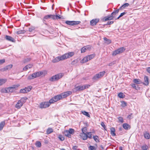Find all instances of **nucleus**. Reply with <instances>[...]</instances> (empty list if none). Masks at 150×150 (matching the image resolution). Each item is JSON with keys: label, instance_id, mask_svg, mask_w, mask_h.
Returning a JSON list of instances; mask_svg holds the SVG:
<instances>
[{"label": "nucleus", "instance_id": "obj_14", "mask_svg": "<svg viewBox=\"0 0 150 150\" xmlns=\"http://www.w3.org/2000/svg\"><path fill=\"white\" fill-rule=\"evenodd\" d=\"M50 18H51L53 19H58L60 18L59 16L57 15L56 16L54 15H49Z\"/></svg>", "mask_w": 150, "mask_h": 150}, {"label": "nucleus", "instance_id": "obj_23", "mask_svg": "<svg viewBox=\"0 0 150 150\" xmlns=\"http://www.w3.org/2000/svg\"><path fill=\"white\" fill-rule=\"evenodd\" d=\"M33 65L32 64H29L26 65L23 68V70L24 71H26L27 69L32 67Z\"/></svg>", "mask_w": 150, "mask_h": 150}, {"label": "nucleus", "instance_id": "obj_8", "mask_svg": "<svg viewBox=\"0 0 150 150\" xmlns=\"http://www.w3.org/2000/svg\"><path fill=\"white\" fill-rule=\"evenodd\" d=\"M50 106V103L48 102H42L40 104V108H47Z\"/></svg>", "mask_w": 150, "mask_h": 150}, {"label": "nucleus", "instance_id": "obj_39", "mask_svg": "<svg viewBox=\"0 0 150 150\" xmlns=\"http://www.w3.org/2000/svg\"><path fill=\"white\" fill-rule=\"evenodd\" d=\"M32 87L31 86H29L27 87H25V89L27 91V93L30 91Z\"/></svg>", "mask_w": 150, "mask_h": 150}, {"label": "nucleus", "instance_id": "obj_13", "mask_svg": "<svg viewBox=\"0 0 150 150\" xmlns=\"http://www.w3.org/2000/svg\"><path fill=\"white\" fill-rule=\"evenodd\" d=\"M113 19V17L110 14V16H108L104 17L103 19V21H107L111 20Z\"/></svg>", "mask_w": 150, "mask_h": 150}, {"label": "nucleus", "instance_id": "obj_24", "mask_svg": "<svg viewBox=\"0 0 150 150\" xmlns=\"http://www.w3.org/2000/svg\"><path fill=\"white\" fill-rule=\"evenodd\" d=\"M103 39L105 41V42L108 45L111 42V41L110 40L108 39L105 37H104L103 38Z\"/></svg>", "mask_w": 150, "mask_h": 150}, {"label": "nucleus", "instance_id": "obj_35", "mask_svg": "<svg viewBox=\"0 0 150 150\" xmlns=\"http://www.w3.org/2000/svg\"><path fill=\"white\" fill-rule=\"evenodd\" d=\"M53 131V129L51 128H48L47 130V134H50Z\"/></svg>", "mask_w": 150, "mask_h": 150}, {"label": "nucleus", "instance_id": "obj_15", "mask_svg": "<svg viewBox=\"0 0 150 150\" xmlns=\"http://www.w3.org/2000/svg\"><path fill=\"white\" fill-rule=\"evenodd\" d=\"M122 126L123 128L125 130H128L131 127L130 125L126 123L123 124Z\"/></svg>", "mask_w": 150, "mask_h": 150}, {"label": "nucleus", "instance_id": "obj_33", "mask_svg": "<svg viewBox=\"0 0 150 150\" xmlns=\"http://www.w3.org/2000/svg\"><path fill=\"white\" fill-rule=\"evenodd\" d=\"M25 32V30H19L17 31H16V33L17 34H23Z\"/></svg>", "mask_w": 150, "mask_h": 150}, {"label": "nucleus", "instance_id": "obj_20", "mask_svg": "<svg viewBox=\"0 0 150 150\" xmlns=\"http://www.w3.org/2000/svg\"><path fill=\"white\" fill-rule=\"evenodd\" d=\"M88 61H89V60L88 59L87 56H86L84 57L83 59L80 62L81 63H84Z\"/></svg>", "mask_w": 150, "mask_h": 150}, {"label": "nucleus", "instance_id": "obj_12", "mask_svg": "<svg viewBox=\"0 0 150 150\" xmlns=\"http://www.w3.org/2000/svg\"><path fill=\"white\" fill-rule=\"evenodd\" d=\"M80 136L83 140H86L88 138V135L87 133H81L80 134Z\"/></svg>", "mask_w": 150, "mask_h": 150}, {"label": "nucleus", "instance_id": "obj_43", "mask_svg": "<svg viewBox=\"0 0 150 150\" xmlns=\"http://www.w3.org/2000/svg\"><path fill=\"white\" fill-rule=\"evenodd\" d=\"M12 67L13 65L12 64H10L6 66L5 67L6 68V70H8L12 68Z\"/></svg>", "mask_w": 150, "mask_h": 150}, {"label": "nucleus", "instance_id": "obj_29", "mask_svg": "<svg viewBox=\"0 0 150 150\" xmlns=\"http://www.w3.org/2000/svg\"><path fill=\"white\" fill-rule=\"evenodd\" d=\"M7 81L6 79H0V86L4 84Z\"/></svg>", "mask_w": 150, "mask_h": 150}, {"label": "nucleus", "instance_id": "obj_48", "mask_svg": "<svg viewBox=\"0 0 150 150\" xmlns=\"http://www.w3.org/2000/svg\"><path fill=\"white\" fill-rule=\"evenodd\" d=\"M88 135V138L91 139L92 138V134L91 132H89L87 133V134Z\"/></svg>", "mask_w": 150, "mask_h": 150}, {"label": "nucleus", "instance_id": "obj_40", "mask_svg": "<svg viewBox=\"0 0 150 150\" xmlns=\"http://www.w3.org/2000/svg\"><path fill=\"white\" fill-rule=\"evenodd\" d=\"M82 133H87V127H85L82 129Z\"/></svg>", "mask_w": 150, "mask_h": 150}, {"label": "nucleus", "instance_id": "obj_45", "mask_svg": "<svg viewBox=\"0 0 150 150\" xmlns=\"http://www.w3.org/2000/svg\"><path fill=\"white\" fill-rule=\"evenodd\" d=\"M78 62V60L77 59H74L71 62V65H74L77 63Z\"/></svg>", "mask_w": 150, "mask_h": 150}, {"label": "nucleus", "instance_id": "obj_37", "mask_svg": "<svg viewBox=\"0 0 150 150\" xmlns=\"http://www.w3.org/2000/svg\"><path fill=\"white\" fill-rule=\"evenodd\" d=\"M82 112L84 115L88 117H90V115L88 112H86L85 111H82Z\"/></svg>", "mask_w": 150, "mask_h": 150}, {"label": "nucleus", "instance_id": "obj_4", "mask_svg": "<svg viewBox=\"0 0 150 150\" xmlns=\"http://www.w3.org/2000/svg\"><path fill=\"white\" fill-rule=\"evenodd\" d=\"M19 86V85H14L12 87H8V93H13L16 91L18 87Z\"/></svg>", "mask_w": 150, "mask_h": 150}, {"label": "nucleus", "instance_id": "obj_53", "mask_svg": "<svg viewBox=\"0 0 150 150\" xmlns=\"http://www.w3.org/2000/svg\"><path fill=\"white\" fill-rule=\"evenodd\" d=\"M129 5V4L127 3H125L122 6V7H123V8H125L127 7Z\"/></svg>", "mask_w": 150, "mask_h": 150}, {"label": "nucleus", "instance_id": "obj_49", "mask_svg": "<svg viewBox=\"0 0 150 150\" xmlns=\"http://www.w3.org/2000/svg\"><path fill=\"white\" fill-rule=\"evenodd\" d=\"M126 13V12H123L122 13H121L120 15L118 16V17H117L116 19H119L120 17L122 16L123 15H125Z\"/></svg>", "mask_w": 150, "mask_h": 150}, {"label": "nucleus", "instance_id": "obj_62", "mask_svg": "<svg viewBox=\"0 0 150 150\" xmlns=\"http://www.w3.org/2000/svg\"><path fill=\"white\" fill-rule=\"evenodd\" d=\"M5 62V60L4 59H2L0 60V64H1Z\"/></svg>", "mask_w": 150, "mask_h": 150}, {"label": "nucleus", "instance_id": "obj_21", "mask_svg": "<svg viewBox=\"0 0 150 150\" xmlns=\"http://www.w3.org/2000/svg\"><path fill=\"white\" fill-rule=\"evenodd\" d=\"M61 96H60V94L59 95H57L54 96L53 97V98H54L55 101L57 102L58 100H59L62 99Z\"/></svg>", "mask_w": 150, "mask_h": 150}, {"label": "nucleus", "instance_id": "obj_54", "mask_svg": "<svg viewBox=\"0 0 150 150\" xmlns=\"http://www.w3.org/2000/svg\"><path fill=\"white\" fill-rule=\"evenodd\" d=\"M85 47L86 49V50H90L91 49V47L90 45L85 46Z\"/></svg>", "mask_w": 150, "mask_h": 150}, {"label": "nucleus", "instance_id": "obj_18", "mask_svg": "<svg viewBox=\"0 0 150 150\" xmlns=\"http://www.w3.org/2000/svg\"><path fill=\"white\" fill-rule=\"evenodd\" d=\"M23 104L19 100L18 101L16 105V107L18 109H19L23 105Z\"/></svg>", "mask_w": 150, "mask_h": 150}, {"label": "nucleus", "instance_id": "obj_11", "mask_svg": "<svg viewBox=\"0 0 150 150\" xmlns=\"http://www.w3.org/2000/svg\"><path fill=\"white\" fill-rule=\"evenodd\" d=\"M99 21V18H97L93 19L90 21V24L92 26L96 25Z\"/></svg>", "mask_w": 150, "mask_h": 150}, {"label": "nucleus", "instance_id": "obj_63", "mask_svg": "<svg viewBox=\"0 0 150 150\" xmlns=\"http://www.w3.org/2000/svg\"><path fill=\"white\" fill-rule=\"evenodd\" d=\"M78 146H74L72 147V149L74 150H78Z\"/></svg>", "mask_w": 150, "mask_h": 150}, {"label": "nucleus", "instance_id": "obj_52", "mask_svg": "<svg viewBox=\"0 0 150 150\" xmlns=\"http://www.w3.org/2000/svg\"><path fill=\"white\" fill-rule=\"evenodd\" d=\"M89 148L90 150H96L95 147V146H89Z\"/></svg>", "mask_w": 150, "mask_h": 150}, {"label": "nucleus", "instance_id": "obj_7", "mask_svg": "<svg viewBox=\"0 0 150 150\" xmlns=\"http://www.w3.org/2000/svg\"><path fill=\"white\" fill-rule=\"evenodd\" d=\"M81 23L80 21H67L65 22V23L67 25H74L79 24Z\"/></svg>", "mask_w": 150, "mask_h": 150}, {"label": "nucleus", "instance_id": "obj_17", "mask_svg": "<svg viewBox=\"0 0 150 150\" xmlns=\"http://www.w3.org/2000/svg\"><path fill=\"white\" fill-rule=\"evenodd\" d=\"M119 12L118 10H114L113 12L111 13V15L113 17V18L115 17V16L117 14H118Z\"/></svg>", "mask_w": 150, "mask_h": 150}, {"label": "nucleus", "instance_id": "obj_31", "mask_svg": "<svg viewBox=\"0 0 150 150\" xmlns=\"http://www.w3.org/2000/svg\"><path fill=\"white\" fill-rule=\"evenodd\" d=\"M93 138L96 142H100L99 139V137L98 136H94L93 137Z\"/></svg>", "mask_w": 150, "mask_h": 150}, {"label": "nucleus", "instance_id": "obj_44", "mask_svg": "<svg viewBox=\"0 0 150 150\" xmlns=\"http://www.w3.org/2000/svg\"><path fill=\"white\" fill-rule=\"evenodd\" d=\"M148 146L145 144L142 147V149L143 150H147L148 148Z\"/></svg>", "mask_w": 150, "mask_h": 150}, {"label": "nucleus", "instance_id": "obj_28", "mask_svg": "<svg viewBox=\"0 0 150 150\" xmlns=\"http://www.w3.org/2000/svg\"><path fill=\"white\" fill-rule=\"evenodd\" d=\"M27 97H23L22 98L21 100H19V101H20L21 103H22V104L23 105L24 103L25 102L26 100H27Z\"/></svg>", "mask_w": 150, "mask_h": 150}, {"label": "nucleus", "instance_id": "obj_19", "mask_svg": "<svg viewBox=\"0 0 150 150\" xmlns=\"http://www.w3.org/2000/svg\"><path fill=\"white\" fill-rule=\"evenodd\" d=\"M64 134L67 137L69 138H70L71 137V135L69 133V132L68 131V130H66L64 131Z\"/></svg>", "mask_w": 150, "mask_h": 150}, {"label": "nucleus", "instance_id": "obj_61", "mask_svg": "<svg viewBox=\"0 0 150 150\" xmlns=\"http://www.w3.org/2000/svg\"><path fill=\"white\" fill-rule=\"evenodd\" d=\"M84 88L85 89L88 88L90 86V85L88 84H86L83 85Z\"/></svg>", "mask_w": 150, "mask_h": 150}, {"label": "nucleus", "instance_id": "obj_22", "mask_svg": "<svg viewBox=\"0 0 150 150\" xmlns=\"http://www.w3.org/2000/svg\"><path fill=\"white\" fill-rule=\"evenodd\" d=\"M144 138L146 139H149L150 138V136L149 134L146 132L144 133Z\"/></svg>", "mask_w": 150, "mask_h": 150}, {"label": "nucleus", "instance_id": "obj_30", "mask_svg": "<svg viewBox=\"0 0 150 150\" xmlns=\"http://www.w3.org/2000/svg\"><path fill=\"white\" fill-rule=\"evenodd\" d=\"M5 124V121H2L0 123V131L3 129Z\"/></svg>", "mask_w": 150, "mask_h": 150}, {"label": "nucleus", "instance_id": "obj_50", "mask_svg": "<svg viewBox=\"0 0 150 150\" xmlns=\"http://www.w3.org/2000/svg\"><path fill=\"white\" fill-rule=\"evenodd\" d=\"M86 50V49L85 48V46L81 48V53H83L85 52Z\"/></svg>", "mask_w": 150, "mask_h": 150}, {"label": "nucleus", "instance_id": "obj_38", "mask_svg": "<svg viewBox=\"0 0 150 150\" xmlns=\"http://www.w3.org/2000/svg\"><path fill=\"white\" fill-rule=\"evenodd\" d=\"M8 89V88H3L1 90V91L2 93H8V89Z\"/></svg>", "mask_w": 150, "mask_h": 150}, {"label": "nucleus", "instance_id": "obj_59", "mask_svg": "<svg viewBox=\"0 0 150 150\" xmlns=\"http://www.w3.org/2000/svg\"><path fill=\"white\" fill-rule=\"evenodd\" d=\"M101 125L102 126V127L104 128L105 130H106V127L105 126L104 123L103 122H102L101 123Z\"/></svg>", "mask_w": 150, "mask_h": 150}, {"label": "nucleus", "instance_id": "obj_5", "mask_svg": "<svg viewBox=\"0 0 150 150\" xmlns=\"http://www.w3.org/2000/svg\"><path fill=\"white\" fill-rule=\"evenodd\" d=\"M105 71H103L100 72L99 73L96 74L93 78V80H97L99 78L102 77L105 74Z\"/></svg>", "mask_w": 150, "mask_h": 150}, {"label": "nucleus", "instance_id": "obj_51", "mask_svg": "<svg viewBox=\"0 0 150 150\" xmlns=\"http://www.w3.org/2000/svg\"><path fill=\"white\" fill-rule=\"evenodd\" d=\"M20 92L21 93H27V91L25 90V88L21 89L20 90Z\"/></svg>", "mask_w": 150, "mask_h": 150}, {"label": "nucleus", "instance_id": "obj_47", "mask_svg": "<svg viewBox=\"0 0 150 150\" xmlns=\"http://www.w3.org/2000/svg\"><path fill=\"white\" fill-rule=\"evenodd\" d=\"M123 96L124 95L123 93H120L118 94V96L120 98H124V96Z\"/></svg>", "mask_w": 150, "mask_h": 150}, {"label": "nucleus", "instance_id": "obj_64", "mask_svg": "<svg viewBox=\"0 0 150 150\" xmlns=\"http://www.w3.org/2000/svg\"><path fill=\"white\" fill-rule=\"evenodd\" d=\"M114 22L112 21H108L107 22V25H110L113 24V23Z\"/></svg>", "mask_w": 150, "mask_h": 150}, {"label": "nucleus", "instance_id": "obj_56", "mask_svg": "<svg viewBox=\"0 0 150 150\" xmlns=\"http://www.w3.org/2000/svg\"><path fill=\"white\" fill-rule=\"evenodd\" d=\"M119 121L121 123H123L124 122L123 119L122 117H119L118 118Z\"/></svg>", "mask_w": 150, "mask_h": 150}, {"label": "nucleus", "instance_id": "obj_3", "mask_svg": "<svg viewBox=\"0 0 150 150\" xmlns=\"http://www.w3.org/2000/svg\"><path fill=\"white\" fill-rule=\"evenodd\" d=\"M43 74L42 71H39L33 74L32 75L29 76L28 79L29 80H31L35 78L39 77Z\"/></svg>", "mask_w": 150, "mask_h": 150}, {"label": "nucleus", "instance_id": "obj_2", "mask_svg": "<svg viewBox=\"0 0 150 150\" xmlns=\"http://www.w3.org/2000/svg\"><path fill=\"white\" fill-rule=\"evenodd\" d=\"M63 76V74L62 73H59L50 78L49 80L51 81H57L61 78Z\"/></svg>", "mask_w": 150, "mask_h": 150}, {"label": "nucleus", "instance_id": "obj_9", "mask_svg": "<svg viewBox=\"0 0 150 150\" xmlns=\"http://www.w3.org/2000/svg\"><path fill=\"white\" fill-rule=\"evenodd\" d=\"M71 93L72 92L71 91H69L62 93L60 95L61 96V99H62L68 96L69 95H71Z\"/></svg>", "mask_w": 150, "mask_h": 150}, {"label": "nucleus", "instance_id": "obj_1", "mask_svg": "<svg viewBox=\"0 0 150 150\" xmlns=\"http://www.w3.org/2000/svg\"><path fill=\"white\" fill-rule=\"evenodd\" d=\"M74 54V52H70L66 53L60 57H57L52 60L53 63H56L60 61H62L72 57Z\"/></svg>", "mask_w": 150, "mask_h": 150}, {"label": "nucleus", "instance_id": "obj_6", "mask_svg": "<svg viewBox=\"0 0 150 150\" xmlns=\"http://www.w3.org/2000/svg\"><path fill=\"white\" fill-rule=\"evenodd\" d=\"M125 49L123 47H120L113 51L112 54V55L113 56H115L117 54L121 53L124 51Z\"/></svg>", "mask_w": 150, "mask_h": 150}, {"label": "nucleus", "instance_id": "obj_42", "mask_svg": "<svg viewBox=\"0 0 150 150\" xmlns=\"http://www.w3.org/2000/svg\"><path fill=\"white\" fill-rule=\"evenodd\" d=\"M56 102V101H55L54 98H53V97L49 100V102H48V103H50V105L51 103H53Z\"/></svg>", "mask_w": 150, "mask_h": 150}, {"label": "nucleus", "instance_id": "obj_55", "mask_svg": "<svg viewBox=\"0 0 150 150\" xmlns=\"http://www.w3.org/2000/svg\"><path fill=\"white\" fill-rule=\"evenodd\" d=\"M58 137L61 141H63L64 139V137L62 135H59Z\"/></svg>", "mask_w": 150, "mask_h": 150}, {"label": "nucleus", "instance_id": "obj_41", "mask_svg": "<svg viewBox=\"0 0 150 150\" xmlns=\"http://www.w3.org/2000/svg\"><path fill=\"white\" fill-rule=\"evenodd\" d=\"M68 131L69 132V133L71 135V134H74L75 131L72 128L69 129V130H68Z\"/></svg>", "mask_w": 150, "mask_h": 150}, {"label": "nucleus", "instance_id": "obj_58", "mask_svg": "<svg viewBox=\"0 0 150 150\" xmlns=\"http://www.w3.org/2000/svg\"><path fill=\"white\" fill-rule=\"evenodd\" d=\"M35 28L34 27H31L29 28V30L30 32H32L35 29Z\"/></svg>", "mask_w": 150, "mask_h": 150}, {"label": "nucleus", "instance_id": "obj_57", "mask_svg": "<svg viewBox=\"0 0 150 150\" xmlns=\"http://www.w3.org/2000/svg\"><path fill=\"white\" fill-rule=\"evenodd\" d=\"M115 63H116V62L115 61H114L110 63L108 65H109V66H112V65H113L115 64Z\"/></svg>", "mask_w": 150, "mask_h": 150}, {"label": "nucleus", "instance_id": "obj_26", "mask_svg": "<svg viewBox=\"0 0 150 150\" xmlns=\"http://www.w3.org/2000/svg\"><path fill=\"white\" fill-rule=\"evenodd\" d=\"M77 91H82L85 89L83 85L82 86H79L76 87Z\"/></svg>", "mask_w": 150, "mask_h": 150}, {"label": "nucleus", "instance_id": "obj_34", "mask_svg": "<svg viewBox=\"0 0 150 150\" xmlns=\"http://www.w3.org/2000/svg\"><path fill=\"white\" fill-rule=\"evenodd\" d=\"M133 81L135 83L137 84H140L141 83L139 79H134Z\"/></svg>", "mask_w": 150, "mask_h": 150}, {"label": "nucleus", "instance_id": "obj_16", "mask_svg": "<svg viewBox=\"0 0 150 150\" xmlns=\"http://www.w3.org/2000/svg\"><path fill=\"white\" fill-rule=\"evenodd\" d=\"M144 84L146 86L148 85L149 84V79L147 76H144Z\"/></svg>", "mask_w": 150, "mask_h": 150}, {"label": "nucleus", "instance_id": "obj_32", "mask_svg": "<svg viewBox=\"0 0 150 150\" xmlns=\"http://www.w3.org/2000/svg\"><path fill=\"white\" fill-rule=\"evenodd\" d=\"M31 60V58H26L23 61V63H27Z\"/></svg>", "mask_w": 150, "mask_h": 150}, {"label": "nucleus", "instance_id": "obj_10", "mask_svg": "<svg viewBox=\"0 0 150 150\" xmlns=\"http://www.w3.org/2000/svg\"><path fill=\"white\" fill-rule=\"evenodd\" d=\"M4 38L6 40L11 42H15V39L13 38L8 35H5Z\"/></svg>", "mask_w": 150, "mask_h": 150}, {"label": "nucleus", "instance_id": "obj_46", "mask_svg": "<svg viewBox=\"0 0 150 150\" xmlns=\"http://www.w3.org/2000/svg\"><path fill=\"white\" fill-rule=\"evenodd\" d=\"M121 105L122 107H125L127 106V103L124 101H122Z\"/></svg>", "mask_w": 150, "mask_h": 150}, {"label": "nucleus", "instance_id": "obj_25", "mask_svg": "<svg viewBox=\"0 0 150 150\" xmlns=\"http://www.w3.org/2000/svg\"><path fill=\"white\" fill-rule=\"evenodd\" d=\"M111 134L113 136H115L116 135L115 132V129L113 127H112L110 129Z\"/></svg>", "mask_w": 150, "mask_h": 150}, {"label": "nucleus", "instance_id": "obj_60", "mask_svg": "<svg viewBox=\"0 0 150 150\" xmlns=\"http://www.w3.org/2000/svg\"><path fill=\"white\" fill-rule=\"evenodd\" d=\"M132 86L133 88H134L136 89H137L138 86L137 85V86H136V85L134 84H132L131 85Z\"/></svg>", "mask_w": 150, "mask_h": 150}, {"label": "nucleus", "instance_id": "obj_36", "mask_svg": "<svg viewBox=\"0 0 150 150\" xmlns=\"http://www.w3.org/2000/svg\"><path fill=\"white\" fill-rule=\"evenodd\" d=\"M35 145L38 147H40L41 146V144L40 142L37 141L35 143Z\"/></svg>", "mask_w": 150, "mask_h": 150}, {"label": "nucleus", "instance_id": "obj_27", "mask_svg": "<svg viewBox=\"0 0 150 150\" xmlns=\"http://www.w3.org/2000/svg\"><path fill=\"white\" fill-rule=\"evenodd\" d=\"M95 56V54H92L88 55L87 56V57L89 60H90L93 59Z\"/></svg>", "mask_w": 150, "mask_h": 150}]
</instances>
